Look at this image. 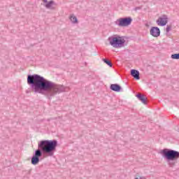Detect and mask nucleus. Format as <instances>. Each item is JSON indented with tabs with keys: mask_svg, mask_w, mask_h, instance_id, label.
<instances>
[{
	"mask_svg": "<svg viewBox=\"0 0 179 179\" xmlns=\"http://www.w3.org/2000/svg\"><path fill=\"white\" fill-rule=\"evenodd\" d=\"M27 80V84L31 87V90L34 93L43 94L49 100H51L52 97L59 94V93L69 92V87L55 84L38 74L28 75Z\"/></svg>",
	"mask_w": 179,
	"mask_h": 179,
	"instance_id": "obj_1",
	"label": "nucleus"
},
{
	"mask_svg": "<svg viewBox=\"0 0 179 179\" xmlns=\"http://www.w3.org/2000/svg\"><path fill=\"white\" fill-rule=\"evenodd\" d=\"M58 146V141L57 140H42L38 143V149L35 150L31 159V163L33 166L37 165L40 163V157L41 156H54V153L57 150Z\"/></svg>",
	"mask_w": 179,
	"mask_h": 179,
	"instance_id": "obj_2",
	"label": "nucleus"
},
{
	"mask_svg": "<svg viewBox=\"0 0 179 179\" xmlns=\"http://www.w3.org/2000/svg\"><path fill=\"white\" fill-rule=\"evenodd\" d=\"M161 155L166 159L169 167H174L179 159V152L171 149L164 148L161 150Z\"/></svg>",
	"mask_w": 179,
	"mask_h": 179,
	"instance_id": "obj_3",
	"label": "nucleus"
},
{
	"mask_svg": "<svg viewBox=\"0 0 179 179\" xmlns=\"http://www.w3.org/2000/svg\"><path fill=\"white\" fill-rule=\"evenodd\" d=\"M108 41L113 48H122L125 45L124 36H120L118 35L110 36L108 38Z\"/></svg>",
	"mask_w": 179,
	"mask_h": 179,
	"instance_id": "obj_4",
	"label": "nucleus"
},
{
	"mask_svg": "<svg viewBox=\"0 0 179 179\" xmlns=\"http://www.w3.org/2000/svg\"><path fill=\"white\" fill-rule=\"evenodd\" d=\"M132 23V18L131 17H121L116 20L115 24L119 27H127Z\"/></svg>",
	"mask_w": 179,
	"mask_h": 179,
	"instance_id": "obj_5",
	"label": "nucleus"
},
{
	"mask_svg": "<svg viewBox=\"0 0 179 179\" xmlns=\"http://www.w3.org/2000/svg\"><path fill=\"white\" fill-rule=\"evenodd\" d=\"M167 23H169V17H167V15H163L157 20V24H158V26H166Z\"/></svg>",
	"mask_w": 179,
	"mask_h": 179,
	"instance_id": "obj_6",
	"label": "nucleus"
},
{
	"mask_svg": "<svg viewBox=\"0 0 179 179\" xmlns=\"http://www.w3.org/2000/svg\"><path fill=\"white\" fill-rule=\"evenodd\" d=\"M150 34L152 37H159L160 36V29L157 27H152L150 30Z\"/></svg>",
	"mask_w": 179,
	"mask_h": 179,
	"instance_id": "obj_7",
	"label": "nucleus"
},
{
	"mask_svg": "<svg viewBox=\"0 0 179 179\" xmlns=\"http://www.w3.org/2000/svg\"><path fill=\"white\" fill-rule=\"evenodd\" d=\"M110 90H113V92H120L121 90H122V88L121 87V85L118 84H111L110 86Z\"/></svg>",
	"mask_w": 179,
	"mask_h": 179,
	"instance_id": "obj_8",
	"label": "nucleus"
},
{
	"mask_svg": "<svg viewBox=\"0 0 179 179\" xmlns=\"http://www.w3.org/2000/svg\"><path fill=\"white\" fill-rule=\"evenodd\" d=\"M136 97H137V99H138V100H140V101H141L143 104H148V101H147L148 98H146L145 95L138 94L136 95Z\"/></svg>",
	"mask_w": 179,
	"mask_h": 179,
	"instance_id": "obj_9",
	"label": "nucleus"
},
{
	"mask_svg": "<svg viewBox=\"0 0 179 179\" xmlns=\"http://www.w3.org/2000/svg\"><path fill=\"white\" fill-rule=\"evenodd\" d=\"M131 75L136 79V80H139L141 79V77L139 76V71L135 70V69H131Z\"/></svg>",
	"mask_w": 179,
	"mask_h": 179,
	"instance_id": "obj_10",
	"label": "nucleus"
},
{
	"mask_svg": "<svg viewBox=\"0 0 179 179\" xmlns=\"http://www.w3.org/2000/svg\"><path fill=\"white\" fill-rule=\"evenodd\" d=\"M53 5H55V2L54 1L51 0L48 1L45 5V8L47 9H50L51 10H54L55 9V7L53 6Z\"/></svg>",
	"mask_w": 179,
	"mask_h": 179,
	"instance_id": "obj_11",
	"label": "nucleus"
},
{
	"mask_svg": "<svg viewBox=\"0 0 179 179\" xmlns=\"http://www.w3.org/2000/svg\"><path fill=\"white\" fill-rule=\"evenodd\" d=\"M69 20L73 24H77V23H78V17H76V16H75L73 14L70 15Z\"/></svg>",
	"mask_w": 179,
	"mask_h": 179,
	"instance_id": "obj_12",
	"label": "nucleus"
},
{
	"mask_svg": "<svg viewBox=\"0 0 179 179\" xmlns=\"http://www.w3.org/2000/svg\"><path fill=\"white\" fill-rule=\"evenodd\" d=\"M103 61L105 64H106V65H108L110 68L113 66V63H111V62L110 60H108L107 59H103Z\"/></svg>",
	"mask_w": 179,
	"mask_h": 179,
	"instance_id": "obj_13",
	"label": "nucleus"
},
{
	"mask_svg": "<svg viewBox=\"0 0 179 179\" xmlns=\"http://www.w3.org/2000/svg\"><path fill=\"white\" fill-rule=\"evenodd\" d=\"M171 58L172 59H179V53H175L171 55Z\"/></svg>",
	"mask_w": 179,
	"mask_h": 179,
	"instance_id": "obj_14",
	"label": "nucleus"
},
{
	"mask_svg": "<svg viewBox=\"0 0 179 179\" xmlns=\"http://www.w3.org/2000/svg\"><path fill=\"white\" fill-rule=\"evenodd\" d=\"M171 30V25H167L166 28V33H169Z\"/></svg>",
	"mask_w": 179,
	"mask_h": 179,
	"instance_id": "obj_15",
	"label": "nucleus"
},
{
	"mask_svg": "<svg viewBox=\"0 0 179 179\" xmlns=\"http://www.w3.org/2000/svg\"><path fill=\"white\" fill-rule=\"evenodd\" d=\"M142 9V6L136 7L134 8V10L136 12V10H141Z\"/></svg>",
	"mask_w": 179,
	"mask_h": 179,
	"instance_id": "obj_16",
	"label": "nucleus"
},
{
	"mask_svg": "<svg viewBox=\"0 0 179 179\" xmlns=\"http://www.w3.org/2000/svg\"><path fill=\"white\" fill-rule=\"evenodd\" d=\"M134 179H145L143 176H137Z\"/></svg>",
	"mask_w": 179,
	"mask_h": 179,
	"instance_id": "obj_17",
	"label": "nucleus"
},
{
	"mask_svg": "<svg viewBox=\"0 0 179 179\" xmlns=\"http://www.w3.org/2000/svg\"><path fill=\"white\" fill-rule=\"evenodd\" d=\"M43 2H44L45 3H48V0H43Z\"/></svg>",
	"mask_w": 179,
	"mask_h": 179,
	"instance_id": "obj_18",
	"label": "nucleus"
},
{
	"mask_svg": "<svg viewBox=\"0 0 179 179\" xmlns=\"http://www.w3.org/2000/svg\"><path fill=\"white\" fill-rule=\"evenodd\" d=\"M178 132H179V129H178Z\"/></svg>",
	"mask_w": 179,
	"mask_h": 179,
	"instance_id": "obj_19",
	"label": "nucleus"
}]
</instances>
